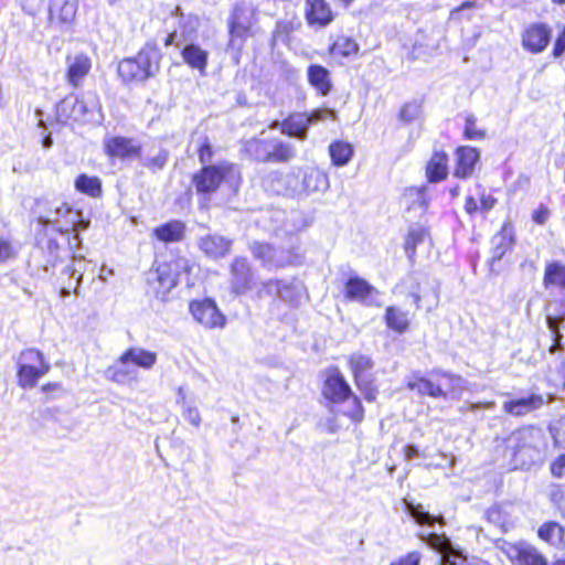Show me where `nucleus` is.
Here are the masks:
<instances>
[{
  "mask_svg": "<svg viewBox=\"0 0 565 565\" xmlns=\"http://www.w3.org/2000/svg\"><path fill=\"white\" fill-rule=\"evenodd\" d=\"M420 555L418 552L408 553L405 557L392 565H419Z\"/></svg>",
  "mask_w": 565,
  "mask_h": 565,
  "instance_id": "nucleus-61",
  "label": "nucleus"
},
{
  "mask_svg": "<svg viewBox=\"0 0 565 565\" xmlns=\"http://www.w3.org/2000/svg\"><path fill=\"white\" fill-rule=\"evenodd\" d=\"M422 115V104L419 102H411L405 104L399 113V118L406 124L418 119Z\"/></svg>",
  "mask_w": 565,
  "mask_h": 565,
  "instance_id": "nucleus-49",
  "label": "nucleus"
},
{
  "mask_svg": "<svg viewBox=\"0 0 565 565\" xmlns=\"http://www.w3.org/2000/svg\"><path fill=\"white\" fill-rule=\"evenodd\" d=\"M185 224L182 221H170L154 230V236L163 243H175L183 239Z\"/></svg>",
  "mask_w": 565,
  "mask_h": 565,
  "instance_id": "nucleus-31",
  "label": "nucleus"
},
{
  "mask_svg": "<svg viewBox=\"0 0 565 565\" xmlns=\"http://www.w3.org/2000/svg\"><path fill=\"white\" fill-rule=\"evenodd\" d=\"M544 404L542 395L532 394L527 397L515 398L503 403V411L512 416H523L541 408Z\"/></svg>",
  "mask_w": 565,
  "mask_h": 565,
  "instance_id": "nucleus-25",
  "label": "nucleus"
},
{
  "mask_svg": "<svg viewBox=\"0 0 565 565\" xmlns=\"http://www.w3.org/2000/svg\"><path fill=\"white\" fill-rule=\"evenodd\" d=\"M480 153L476 148L463 146L456 151L457 167L455 177L460 179L469 178L475 170L476 163L479 161Z\"/></svg>",
  "mask_w": 565,
  "mask_h": 565,
  "instance_id": "nucleus-24",
  "label": "nucleus"
},
{
  "mask_svg": "<svg viewBox=\"0 0 565 565\" xmlns=\"http://www.w3.org/2000/svg\"><path fill=\"white\" fill-rule=\"evenodd\" d=\"M194 32V25L191 20L184 21L183 17L180 19V29L171 32L164 41V44L181 47V56L183 62L200 73V75L206 74L209 52L203 50L200 45L191 42L192 34Z\"/></svg>",
  "mask_w": 565,
  "mask_h": 565,
  "instance_id": "nucleus-2",
  "label": "nucleus"
},
{
  "mask_svg": "<svg viewBox=\"0 0 565 565\" xmlns=\"http://www.w3.org/2000/svg\"><path fill=\"white\" fill-rule=\"evenodd\" d=\"M159 52L150 46L139 51L135 57L118 64V74L124 82H140L153 76L159 70Z\"/></svg>",
  "mask_w": 565,
  "mask_h": 565,
  "instance_id": "nucleus-6",
  "label": "nucleus"
},
{
  "mask_svg": "<svg viewBox=\"0 0 565 565\" xmlns=\"http://www.w3.org/2000/svg\"><path fill=\"white\" fill-rule=\"evenodd\" d=\"M406 385L412 391H417L420 395H428L431 397H447V393L441 385L435 384L430 380L414 373L407 377Z\"/></svg>",
  "mask_w": 565,
  "mask_h": 565,
  "instance_id": "nucleus-27",
  "label": "nucleus"
},
{
  "mask_svg": "<svg viewBox=\"0 0 565 565\" xmlns=\"http://www.w3.org/2000/svg\"><path fill=\"white\" fill-rule=\"evenodd\" d=\"M124 360H128L135 366L150 370L157 362V353L135 347L124 352Z\"/></svg>",
  "mask_w": 565,
  "mask_h": 565,
  "instance_id": "nucleus-34",
  "label": "nucleus"
},
{
  "mask_svg": "<svg viewBox=\"0 0 565 565\" xmlns=\"http://www.w3.org/2000/svg\"><path fill=\"white\" fill-rule=\"evenodd\" d=\"M266 295H276L285 302L297 306L305 296V286L297 279L269 280L265 282L263 288L258 291L259 297H264Z\"/></svg>",
  "mask_w": 565,
  "mask_h": 565,
  "instance_id": "nucleus-11",
  "label": "nucleus"
},
{
  "mask_svg": "<svg viewBox=\"0 0 565 565\" xmlns=\"http://www.w3.org/2000/svg\"><path fill=\"white\" fill-rule=\"evenodd\" d=\"M550 216V211L546 207L541 206L537 209L533 215L532 218L535 223L543 225Z\"/></svg>",
  "mask_w": 565,
  "mask_h": 565,
  "instance_id": "nucleus-64",
  "label": "nucleus"
},
{
  "mask_svg": "<svg viewBox=\"0 0 565 565\" xmlns=\"http://www.w3.org/2000/svg\"><path fill=\"white\" fill-rule=\"evenodd\" d=\"M463 134L470 140H481L486 137L484 130L477 127V119L473 115L466 117Z\"/></svg>",
  "mask_w": 565,
  "mask_h": 565,
  "instance_id": "nucleus-50",
  "label": "nucleus"
},
{
  "mask_svg": "<svg viewBox=\"0 0 565 565\" xmlns=\"http://www.w3.org/2000/svg\"><path fill=\"white\" fill-rule=\"evenodd\" d=\"M77 12L75 0H54L50 7L51 22L71 23Z\"/></svg>",
  "mask_w": 565,
  "mask_h": 565,
  "instance_id": "nucleus-30",
  "label": "nucleus"
},
{
  "mask_svg": "<svg viewBox=\"0 0 565 565\" xmlns=\"http://www.w3.org/2000/svg\"><path fill=\"white\" fill-rule=\"evenodd\" d=\"M244 149L254 159L267 162L269 139H250L246 141Z\"/></svg>",
  "mask_w": 565,
  "mask_h": 565,
  "instance_id": "nucleus-43",
  "label": "nucleus"
},
{
  "mask_svg": "<svg viewBox=\"0 0 565 565\" xmlns=\"http://www.w3.org/2000/svg\"><path fill=\"white\" fill-rule=\"evenodd\" d=\"M543 284L546 289L551 286L565 289V266L558 262L546 264Z\"/></svg>",
  "mask_w": 565,
  "mask_h": 565,
  "instance_id": "nucleus-38",
  "label": "nucleus"
},
{
  "mask_svg": "<svg viewBox=\"0 0 565 565\" xmlns=\"http://www.w3.org/2000/svg\"><path fill=\"white\" fill-rule=\"evenodd\" d=\"M167 266L172 267L171 271L178 273V279L181 278L182 275H188L191 273L193 265L189 259L184 257H178L170 263H166Z\"/></svg>",
  "mask_w": 565,
  "mask_h": 565,
  "instance_id": "nucleus-51",
  "label": "nucleus"
},
{
  "mask_svg": "<svg viewBox=\"0 0 565 565\" xmlns=\"http://www.w3.org/2000/svg\"><path fill=\"white\" fill-rule=\"evenodd\" d=\"M497 200L490 194H482L480 196V210L483 212H489L494 207Z\"/></svg>",
  "mask_w": 565,
  "mask_h": 565,
  "instance_id": "nucleus-62",
  "label": "nucleus"
},
{
  "mask_svg": "<svg viewBox=\"0 0 565 565\" xmlns=\"http://www.w3.org/2000/svg\"><path fill=\"white\" fill-rule=\"evenodd\" d=\"M322 395L333 405H339L343 415L354 422H361L364 409L360 398L353 394L349 383L338 369L327 372L322 387Z\"/></svg>",
  "mask_w": 565,
  "mask_h": 565,
  "instance_id": "nucleus-1",
  "label": "nucleus"
},
{
  "mask_svg": "<svg viewBox=\"0 0 565 565\" xmlns=\"http://www.w3.org/2000/svg\"><path fill=\"white\" fill-rule=\"evenodd\" d=\"M75 188L77 191L93 198H97L102 194V183L97 177L81 174L75 180Z\"/></svg>",
  "mask_w": 565,
  "mask_h": 565,
  "instance_id": "nucleus-42",
  "label": "nucleus"
},
{
  "mask_svg": "<svg viewBox=\"0 0 565 565\" xmlns=\"http://www.w3.org/2000/svg\"><path fill=\"white\" fill-rule=\"evenodd\" d=\"M329 154L337 167L347 166L353 157V147L345 141H334L329 146Z\"/></svg>",
  "mask_w": 565,
  "mask_h": 565,
  "instance_id": "nucleus-39",
  "label": "nucleus"
},
{
  "mask_svg": "<svg viewBox=\"0 0 565 565\" xmlns=\"http://www.w3.org/2000/svg\"><path fill=\"white\" fill-rule=\"evenodd\" d=\"M199 157L202 163L210 161L212 158L211 145L207 142L206 139L199 148Z\"/></svg>",
  "mask_w": 565,
  "mask_h": 565,
  "instance_id": "nucleus-63",
  "label": "nucleus"
},
{
  "mask_svg": "<svg viewBox=\"0 0 565 565\" xmlns=\"http://www.w3.org/2000/svg\"><path fill=\"white\" fill-rule=\"evenodd\" d=\"M92 67L90 58L84 54H77L67 58V78L73 86H78Z\"/></svg>",
  "mask_w": 565,
  "mask_h": 565,
  "instance_id": "nucleus-28",
  "label": "nucleus"
},
{
  "mask_svg": "<svg viewBox=\"0 0 565 565\" xmlns=\"http://www.w3.org/2000/svg\"><path fill=\"white\" fill-rule=\"evenodd\" d=\"M305 15L311 26L324 28L333 20V13L326 0H306Z\"/></svg>",
  "mask_w": 565,
  "mask_h": 565,
  "instance_id": "nucleus-20",
  "label": "nucleus"
},
{
  "mask_svg": "<svg viewBox=\"0 0 565 565\" xmlns=\"http://www.w3.org/2000/svg\"><path fill=\"white\" fill-rule=\"evenodd\" d=\"M254 23V9L246 3H237L232 12L230 26V43L232 50L239 52L245 40L249 36Z\"/></svg>",
  "mask_w": 565,
  "mask_h": 565,
  "instance_id": "nucleus-10",
  "label": "nucleus"
},
{
  "mask_svg": "<svg viewBox=\"0 0 565 565\" xmlns=\"http://www.w3.org/2000/svg\"><path fill=\"white\" fill-rule=\"evenodd\" d=\"M78 211H73L67 204L62 203L54 210L49 211L45 215L39 217L43 225H53L57 232H68L70 225L76 222Z\"/></svg>",
  "mask_w": 565,
  "mask_h": 565,
  "instance_id": "nucleus-17",
  "label": "nucleus"
},
{
  "mask_svg": "<svg viewBox=\"0 0 565 565\" xmlns=\"http://www.w3.org/2000/svg\"><path fill=\"white\" fill-rule=\"evenodd\" d=\"M407 510L415 522L420 525H433L436 521L443 522V518H435L430 513L424 511L422 505L407 504Z\"/></svg>",
  "mask_w": 565,
  "mask_h": 565,
  "instance_id": "nucleus-47",
  "label": "nucleus"
},
{
  "mask_svg": "<svg viewBox=\"0 0 565 565\" xmlns=\"http://www.w3.org/2000/svg\"><path fill=\"white\" fill-rule=\"evenodd\" d=\"M303 194L324 192L329 189L328 174L316 167H308L302 170Z\"/></svg>",
  "mask_w": 565,
  "mask_h": 565,
  "instance_id": "nucleus-26",
  "label": "nucleus"
},
{
  "mask_svg": "<svg viewBox=\"0 0 565 565\" xmlns=\"http://www.w3.org/2000/svg\"><path fill=\"white\" fill-rule=\"evenodd\" d=\"M286 184H287V195H302L303 194V184H302V170L297 169L286 173Z\"/></svg>",
  "mask_w": 565,
  "mask_h": 565,
  "instance_id": "nucleus-46",
  "label": "nucleus"
},
{
  "mask_svg": "<svg viewBox=\"0 0 565 565\" xmlns=\"http://www.w3.org/2000/svg\"><path fill=\"white\" fill-rule=\"evenodd\" d=\"M448 157L444 152H435L426 167V174L430 182L444 180L448 174Z\"/></svg>",
  "mask_w": 565,
  "mask_h": 565,
  "instance_id": "nucleus-33",
  "label": "nucleus"
},
{
  "mask_svg": "<svg viewBox=\"0 0 565 565\" xmlns=\"http://www.w3.org/2000/svg\"><path fill=\"white\" fill-rule=\"evenodd\" d=\"M307 77L309 84L320 94L326 96L332 88L330 73L321 65L312 64L307 70Z\"/></svg>",
  "mask_w": 565,
  "mask_h": 565,
  "instance_id": "nucleus-29",
  "label": "nucleus"
},
{
  "mask_svg": "<svg viewBox=\"0 0 565 565\" xmlns=\"http://www.w3.org/2000/svg\"><path fill=\"white\" fill-rule=\"evenodd\" d=\"M355 385L361 391V393L363 394L364 398L367 402L375 401V398L377 396V388L373 384V381L371 380V377L363 379L362 382H355Z\"/></svg>",
  "mask_w": 565,
  "mask_h": 565,
  "instance_id": "nucleus-52",
  "label": "nucleus"
},
{
  "mask_svg": "<svg viewBox=\"0 0 565 565\" xmlns=\"http://www.w3.org/2000/svg\"><path fill=\"white\" fill-rule=\"evenodd\" d=\"M335 118V111L329 108L316 109L310 115L303 113L292 114L282 121L281 132L290 137L305 140L307 138V131L311 125L326 119L334 120Z\"/></svg>",
  "mask_w": 565,
  "mask_h": 565,
  "instance_id": "nucleus-9",
  "label": "nucleus"
},
{
  "mask_svg": "<svg viewBox=\"0 0 565 565\" xmlns=\"http://www.w3.org/2000/svg\"><path fill=\"white\" fill-rule=\"evenodd\" d=\"M231 287L237 295L252 289L253 275L245 258H235L231 266Z\"/></svg>",
  "mask_w": 565,
  "mask_h": 565,
  "instance_id": "nucleus-21",
  "label": "nucleus"
},
{
  "mask_svg": "<svg viewBox=\"0 0 565 565\" xmlns=\"http://www.w3.org/2000/svg\"><path fill=\"white\" fill-rule=\"evenodd\" d=\"M17 254L15 248L12 246V244L7 241L0 238V263L7 262L11 258H13Z\"/></svg>",
  "mask_w": 565,
  "mask_h": 565,
  "instance_id": "nucleus-53",
  "label": "nucleus"
},
{
  "mask_svg": "<svg viewBox=\"0 0 565 565\" xmlns=\"http://www.w3.org/2000/svg\"><path fill=\"white\" fill-rule=\"evenodd\" d=\"M359 50L354 40L345 36L339 38L331 46V53L335 56H350L355 54Z\"/></svg>",
  "mask_w": 565,
  "mask_h": 565,
  "instance_id": "nucleus-45",
  "label": "nucleus"
},
{
  "mask_svg": "<svg viewBox=\"0 0 565 565\" xmlns=\"http://www.w3.org/2000/svg\"><path fill=\"white\" fill-rule=\"evenodd\" d=\"M441 376L445 379L444 385L446 386L447 396L460 398L463 391L468 388V382L461 376L448 373H441Z\"/></svg>",
  "mask_w": 565,
  "mask_h": 565,
  "instance_id": "nucleus-44",
  "label": "nucleus"
},
{
  "mask_svg": "<svg viewBox=\"0 0 565 565\" xmlns=\"http://www.w3.org/2000/svg\"><path fill=\"white\" fill-rule=\"evenodd\" d=\"M409 316L407 311H404L396 307H387L385 312L386 326L397 332L404 333L409 327Z\"/></svg>",
  "mask_w": 565,
  "mask_h": 565,
  "instance_id": "nucleus-37",
  "label": "nucleus"
},
{
  "mask_svg": "<svg viewBox=\"0 0 565 565\" xmlns=\"http://www.w3.org/2000/svg\"><path fill=\"white\" fill-rule=\"evenodd\" d=\"M542 433L532 427L522 428L508 438V450L516 468H529L541 458Z\"/></svg>",
  "mask_w": 565,
  "mask_h": 565,
  "instance_id": "nucleus-5",
  "label": "nucleus"
},
{
  "mask_svg": "<svg viewBox=\"0 0 565 565\" xmlns=\"http://www.w3.org/2000/svg\"><path fill=\"white\" fill-rule=\"evenodd\" d=\"M89 226V221L83 220L82 214L78 212V217L76 218V222L72 225H70V230L72 228L76 233L74 234V239L79 244L81 239L78 236L79 231L87 230Z\"/></svg>",
  "mask_w": 565,
  "mask_h": 565,
  "instance_id": "nucleus-59",
  "label": "nucleus"
},
{
  "mask_svg": "<svg viewBox=\"0 0 565 565\" xmlns=\"http://www.w3.org/2000/svg\"><path fill=\"white\" fill-rule=\"evenodd\" d=\"M17 364L18 384L23 390L35 387L39 380L51 370V365L43 353L36 349L23 350L17 359Z\"/></svg>",
  "mask_w": 565,
  "mask_h": 565,
  "instance_id": "nucleus-7",
  "label": "nucleus"
},
{
  "mask_svg": "<svg viewBox=\"0 0 565 565\" xmlns=\"http://www.w3.org/2000/svg\"><path fill=\"white\" fill-rule=\"evenodd\" d=\"M170 266L166 263L157 266L148 275V284L152 288L157 298L163 299L166 295L177 286L178 273L171 271Z\"/></svg>",
  "mask_w": 565,
  "mask_h": 565,
  "instance_id": "nucleus-14",
  "label": "nucleus"
},
{
  "mask_svg": "<svg viewBox=\"0 0 565 565\" xmlns=\"http://www.w3.org/2000/svg\"><path fill=\"white\" fill-rule=\"evenodd\" d=\"M280 232L289 236V243L286 248L274 249L271 245L259 242H254L250 246L254 257L260 260L264 266L279 268L300 263L301 255L298 252L299 238L296 235V230L294 227L291 230L287 227L285 230H276V235L280 236Z\"/></svg>",
  "mask_w": 565,
  "mask_h": 565,
  "instance_id": "nucleus-3",
  "label": "nucleus"
},
{
  "mask_svg": "<svg viewBox=\"0 0 565 565\" xmlns=\"http://www.w3.org/2000/svg\"><path fill=\"white\" fill-rule=\"evenodd\" d=\"M167 152L161 150L156 157L152 159H147L142 162L143 166L150 169H162L167 162Z\"/></svg>",
  "mask_w": 565,
  "mask_h": 565,
  "instance_id": "nucleus-54",
  "label": "nucleus"
},
{
  "mask_svg": "<svg viewBox=\"0 0 565 565\" xmlns=\"http://www.w3.org/2000/svg\"><path fill=\"white\" fill-rule=\"evenodd\" d=\"M198 244L200 250L207 257L217 259L230 252L232 241L218 234H206L199 238Z\"/></svg>",
  "mask_w": 565,
  "mask_h": 565,
  "instance_id": "nucleus-23",
  "label": "nucleus"
},
{
  "mask_svg": "<svg viewBox=\"0 0 565 565\" xmlns=\"http://www.w3.org/2000/svg\"><path fill=\"white\" fill-rule=\"evenodd\" d=\"M537 534L543 541L552 545H559L564 542L565 529L557 522H547L539 529Z\"/></svg>",
  "mask_w": 565,
  "mask_h": 565,
  "instance_id": "nucleus-40",
  "label": "nucleus"
},
{
  "mask_svg": "<svg viewBox=\"0 0 565 565\" xmlns=\"http://www.w3.org/2000/svg\"><path fill=\"white\" fill-rule=\"evenodd\" d=\"M564 52H565V26L562 29V31L559 32V34L556 38L554 49H553V56L555 58H557V57L562 56Z\"/></svg>",
  "mask_w": 565,
  "mask_h": 565,
  "instance_id": "nucleus-58",
  "label": "nucleus"
},
{
  "mask_svg": "<svg viewBox=\"0 0 565 565\" xmlns=\"http://www.w3.org/2000/svg\"><path fill=\"white\" fill-rule=\"evenodd\" d=\"M239 180L237 168L232 163H221L202 168L193 177V184L200 194L215 192L222 182L236 184Z\"/></svg>",
  "mask_w": 565,
  "mask_h": 565,
  "instance_id": "nucleus-8",
  "label": "nucleus"
},
{
  "mask_svg": "<svg viewBox=\"0 0 565 565\" xmlns=\"http://www.w3.org/2000/svg\"><path fill=\"white\" fill-rule=\"evenodd\" d=\"M100 103L96 93L87 92L77 97L68 95L56 106V118L61 124L68 121H96L100 115Z\"/></svg>",
  "mask_w": 565,
  "mask_h": 565,
  "instance_id": "nucleus-4",
  "label": "nucleus"
},
{
  "mask_svg": "<svg viewBox=\"0 0 565 565\" xmlns=\"http://www.w3.org/2000/svg\"><path fill=\"white\" fill-rule=\"evenodd\" d=\"M289 32V24L287 22H278L273 34L274 41H285Z\"/></svg>",
  "mask_w": 565,
  "mask_h": 565,
  "instance_id": "nucleus-60",
  "label": "nucleus"
},
{
  "mask_svg": "<svg viewBox=\"0 0 565 565\" xmlns=\"http://www.w3.org/2000/svg\"><path fill=\"white\" fill-rule=\"evenodd\" d=\"M426 231L420 226L409 230L405 243V249L409 257L415 253L416 246L424 241Z\"/></svg>",
  "mask_w": 565,
  "mask_h": 565,
  "instance_id": "nucleus-48",
  "label": "nucleus"
},
{
  "mask_svg": "<svg viewBox=\"0 0 565 565\" xmlns=\"http://www.w3.org/2000/svg\"><path fill=\"white\" fill-rule=\"evenodd\" d=\"M193 319L205 329H222L226 324L225 316L212 299L193 300L190 303Z\"/></svg>",
  "mask_w": 565,
  "mask_h": 565,
  "instance_id": "nucleus-12",
  "label": "nucleus"
},
{
  "mask_svg": "<svg viewBox=\"0 0 565 565\" xmlns=\"http://www.w3.org/2000/svg\"><path fill=\"white\" fill-rule=\"evenodd\" d=\"M501 551L516 565H547L543 555L534 546L525 542H504Z\"/></svg>",
  "mask_w": 565,
  "mask_h": 565,
  "instance_id": "nucleus-13",
  "label": "nucleus"
},
{
  "mask_svg": "<svg viewBox=\"0 0 565 565\" xmlns=\"http://www.w3.org/2000/svg\"><path fill=\"white\" fill-rule=\"evenodd\" d=\"M183 416L190 424L194 426H199L201 423L200 413L195 407L184 406Z\"/></svg>",
  "mask_w": 565,
  "mask_h": 565,
  "instance_id": "nucleus-56",
  "label": "nucleus"
},
{
  "mask_svg": "<svg viewBox=\"0 0 565 565\" xmlns=\"http://www.w3.org/2000/svg\"><path fill=\"white\" fill-rule=\"evenodd\" d=\"M350 370L353 373L354 382H362L363 379L370 377V371L374 366V362L369 355L353 353L349 358Z\"/></svg>",
  "mask_w": 565,
  "mask_h": 565,
  "instance_id": "nucleus-36",
  "label": "nucleus"
},
{
  "mask_svg": "<svg viewBox=\"0 0 565 565\" xmlns=\"http://www.w3.org/2000/svg\"><path fill=\"white\" fill-rule=\"evenodd\" d=\"M286 173L271 171L263 178V188L274 194L287 195Z\"/></svg>",
  "mask_w": 565,
  "mask_h": 565,
  "instance_id": "nucleus-41",
  "label": "nucleus"
},
{
  "mask_svg": "<svg viewBox=\"0 0 565 565\" xmlns=\"http://www.w3.org/2000/svg\"><path fill=\"white\" fill-rule=\"evenodd\" d=\"M426 544L441 554V565H461L465 559L455 553H450L451 544L445 535L436 533L420 534Z\"/></svg>",
  "mask_w": 565,
  "mask_h": 565,
  "instance_id": "nucleus-22",
  "label": "nucleus"
},
{
  "mask_svg": "<svg viewBox=\"0 0 565 565\" xmlns=\"http://www.w3.org/2000/svg\"><path fill=\"white\" fill-rule=\"evenodd\" d=\"M476 8H479L476 1H466L458 8H455L454 10L450 11V20L459 21L462 11Z\"/></svg>",
  "mask_w": 565,
  "mask_h": 565,
  "instance_id": "nucleus-57",
  "label": "nucleus"
},
{
  "mask_svg": "<svg viewBox=\"0 0 565 565\" xmlns=\"http://www.w3.org/2000/svg\"><path fill=\"white\" fill-rule=\"evenodd\" d=\"M267 162H288L296 156L294 145L279 139H269Z\"/></svg>",
  "mask_w": 565,
  "mask_h": 565,
  "instance_id": "nucleus-32",
  "label": "nucleus"
},
{
  "mask_svg": "<svg viewBox=\"0 0 565 565\" xmlns=\"http://www.w3.org/2000/svg\"><path fill=\"white\" fill-rule=\"evenodd\" d=\"M551 472L556 478H565V455L559 456L553 461Z\"/></svg>",
  "mask_w": 565,
  "mask_h": 565,
  "instance_id": "nucleus-55",
  "label": "nucleus"
},
{
  "mask_svg": "<svg viewBox=\"0 0 565 565\" xmlns=\"http://www.w3.org/2000/svg\"><path fill=\"white\" fill-rule=\"evenodd\" d=\"M380 292L366 280L354 277L345 284V296L350 300L359 301L366 306H380L377 301Z\"/></svg>",
  "mask_w": 565,
  "mask_h": 565,
  "instance_id": "nucleus-16",
  "label": "nucleus"
},
{
  "mask_svg": "<svg viewBox=\"0 0 565 565\" xmlns=\"http://www.w3.org/2000/svg\"><path fill=\"white\" fill-rule=\"evenodd\" d=\"M130 364L128 360H124L122 353L113 365L106 369V379L120 385H129L138 382L139 373L137 369Z\"/></svg>",
  "mask_w": 565,
  "mask_h": 565,
  "instance_id": "nucleus-19",
  "label": "nucleus"
},
{
  "mask_svg": "<svg viewBox=\"0 0 565 565\" xmlns=\"http://www.w3.org/2000/svg\"><path fill=\"white\" fill-rule=\"evenodd\" d=\"M105 151L110 158H120L122 160L138 158L140 154V145L126 137H110L104 141Z\"/></svg>",
  "mask_w": 565,
  "mask_h": 565,
  "instance_id": "nucleus-18",
  "label": "nucleus"
},
{
  "mask_svg": "<svg viewBox=\"0 0 565 565\" xmlns=\"http://www.w3.org/2000/svg\"><path fill=\"white\" fill-rule=\"evenodd\" d=\"M552 30L543 23H533L522 34L523 47L534 54L543 52L551 41Z\"/></svg>",
  "mask_w": 565,
  "mask_h": 565,
  "instance_id": "nucleus-15",
  "label": "nucleus"
},
{
  "mask_svg": "<svg viewBox=\"0 0 565 565\" xmlns=\"http://www.w3.org/2000/svg\"><path fill=\"white\" fill-rule=\"evenodd\" d=\"M513 243L512 236V227L510 224H504L501 231L495 234L492 238V258L491 262L500 260L507 250L511 247Z\"/></svg>",
  "mask_w": 565,
  "mask_h": 565,
  "instance_id": "nucleus-35",
  "label": "nucleus"
}]
</instances>
